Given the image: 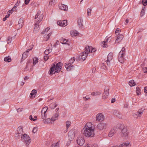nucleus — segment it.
<instances>
[{
  "mask_svg": "<svg viewBox=\"0 0 147 147\" xmlns=\"http://www.w3.org/2000/svg\"><path fill=\"white\" fill-rule=\"evenodd\" d=\"M69 140L70 141L72 140L75 137V131L74 130L72 129L70 130L68 133Z\"/></svg>",
  "mask_w": 147,
  "mask_h": 147,
  "instance_id": "12",
  "label": "nucleus"
},
{
  "mask_svg": "<svg viewBox=\"0 0 147 147\" xmlns=\"http://www.w3.org/2000/svg\"><path fill=\"white\" fill-rule=\"evenodd\" d=\"M37 93V91L36 90L34 89L31 91L30 95V98H33L35 97V96H33L35 94H36Z\"/></svg>",
  "mask_w": 147,
  "mask_h": 147,
  "instance_id": "28",
  "label": "nucleus"
},
{
  "mask_svg": "<svg viewBox=\"0 0 147 147\" xmlns=\"http://www.w3.org/2000/svg\"><path fill=\"white\" fill-rule=\"evenodd\" d=\"M91 9L90 8H89L87 9V12L88 16L91 15Z\"/></svg>",
  "mask_w": 147,
  "mask_h": 147,
  "instance_id": "50",
  "label": "nucleus"
},
{
  "mask_svg": "<svg viewBox=\"0 0 147 147\" xmlns=\"http://www.w3.org/2000/svg\"><path fill=\"white\" fill-rule=\"evenodd\" d=\"M144 110V108H141L139 109L138 112H136V115H137V117H140Z\"/></svg>",
  "mask_w": 147,
  "mask_h": 147,
  "instance_id": "21",
  "label": "nucleus"
},
{
  "mask_svg": "<svg viewBox=\"0 0 147 147\" xmlns=\"http://www.w3.org/2000/svg\"><path fill=\"white\" fill-rule=\"evenodd\" d=\"M29 118L30 120L33 121H35L37 119V117L36 116H35L34 117V118H33L32 116V115H30L29 117Z\"/></svg>",
  "mask_w": 147,
  "mask_h": 147,
  "instance_id": "42",
  "label": "nucleus"
},
{
  "mask_svg": "<svg viewBox=\"0 0 147 147\" xmlns=\"http://www.w3.org/2000/svg\"><path fill=\"white\" fill-rule=\"evenodd\" d=\"M17 132L20 134V135H23V128L21 127H18L17 130Z\"/></svg>",
  "mask_w": 147,
  "mask_h": 147,
  "instance_id": "26",
  "label": "nucleus"
},
{
  "mask_svg": "<svg viewBox=\"0 0 147 147\" xmlns=\"http://www.w3.org/2000/svg\"><path fill=\"white\" fill-rule=\"evenodd\" d=\"M121 134L122 137L125 138H127L129 134L127 127H125L122 129Z\"/></svg>",
  "mask_w": 147,
  "mask_h": 147,
  "instance_id": "6",
  "label": "nucleus"
},
{
  "mask_svg": "<svg viewBox=\"0 0 147 147\" xmlns=\"http://www.w3.org/2000/svg\"><path fill=\"white\" fill-rule=\"evenodd\" d=\"M101 94L100 91H96L94 92H92L91 93V95L92 96L99 95Z\"/></svg>",
  "mask_w": 147,
  "mask_h": 147,
  "instance_id": "37",
  "label": "nucleus"
},
{
  "mask_svg": "<svg viewBox=\"0 0 147 147\" xmlns=\"http://www.w3.org/2000/svg\"><path fill=\"white\" fill-rule=\"evenodd\" d=\"M136 93L137 95H139L141 93V90L139 87H137L136 88Z\"/></svg>",
  "mask_w": 147,
  "mask_h": 147,
  "instance_id": "41",
  "label": "nucleus"
},
{
  "mask_svg": "<svg viewBox=\"0 0 147 147\" xmlns=\"http://www.w3.org/2000/svg\"><path fill=\"white\" fill-rule=\"evenodd\" d=\"M33 64L34 65H35L36 63L38 62V58L36 57H35L32 59Z\"/></svg>",
  "mask_w": 147,
  "mask_h": 147,
  "instance_id": "38",
  "label": "nucleus"
},
{
  "mask_svg": "<svg viewBox=\"0 0 147 147\" xmlns=\"http://www.w3.org/2000/svg\"><path fill=\"white\" fill-rule=\"evenodd\" d=\"M37 128L36 127H34L32 130V132L34 133H35L37 131Z\"/></svg>",
  "mask_w": 147,
  "mask_h": 147,
  "instance_id": "55",
  "label": "nucleus"
},
{
  "mask_svg": "<svg viewBox=\"0 0 147 147\" xmlns=\"http://www.w3.org/2000/svg\"><path fill=\"white\" fill-rule=\"evenodd\" d=\"M60 42L62 44H67V42L68 41V40L64 38H61L60 39Z\"/></svg>",
  "mask_w": 147,
  "mask_h": 147,
  "instance_id": "34",
  "label": "nucleus"
},
{
  "mask_svg": "<svg viewBox=\"0 0 147 147\" xmlns=\"http://www.w3.org/2000/svg\"><path fill=\"white\" fill-rule=\"evenodd\" d=\"M51 49H47L45 51V52H44L45 54L46 55H47L51 52Z\"/></svg>",
  "mask_w": 147,
  "mask_h": 147,
  "instance_id": "47",
  "label": "nucleus"
},
{
  "mask_svg": "<svg viewBox=\"0 0 147 147\" xmlns=\"http://www.w3.org/2000/svg\"><path fill=\"white\" fill-rule=\"evenodd\" d=\"M113 114L118 118L119 119L122 118V115L119 111L117 110H115L113 112Z\"/></svg>",
  "mask_w": 147,
  "mask_h": 147,
  "instance_id": "17",
  "label": "nucleus"
},
{
  "mask_svg": "<svg viewBox=\"0 0 147 147\" xmlns=\"http://www.w3.org/2000/svg\"><path fill=\"white\" fill-rule=\"evenodd\" d=\"M101 67L102 69L105 70L107 69V67L106 66L105 64L104 63H102V64L101 65Z\"/></svg>",
  "mask_w": 147,
  "mask_h": 147,
  "instance_id": "49",
  "label": "nucleus"
},
{
  "mask_svg": "<svg viewBox=\"0 0 147 147\" xmlns=\"http://www.w3.org/2000/svg\"><path fill=\"white\" fill-rule=\"evenodd\" d=\"M40 12H38L35 15L34 19L37 20L35 21V23L34 24V33H36L38 31L39 29V25H38L40 22L42 20L43 18V15L42 14H40Z\"/></svg>",
  "mask_w": 147,
  "mask_h": 147,
  "instance_id": "2",
  "label": "nucleus"
},
{
  "mask_svg": "<svg viewBox=\"0 0 147 147\" xmlns=\"http://www.w3.org/2000/svg\"><path fill=\"white\" fill-rule=\"evenodd\" d=\"M144 92L147 93V86L144 87Z\"/></svg>",
  "mask_w": 147,
  "mask_h": 147,
  "instance_id": "64",
  "label": "nucleus"
},
{
  "mask_svg": "<svg viewBox=\"0 0 147 147\" xmlns=\"http://www.w3.org/2000/svg\"><path fill=\"white\" fill-rule=\"evenodd\" d=\"M30 1V0H25L24 3L26 5H27L28 3Z\"/></svg>",
  "mask_w": 147,
  "mask_h": 147,
  "instance_id": "61",
  "label": "nucleus"
},
{
  "mask_svg": "<svg viewBox=\"0 0 147 147\" xmlns=\"http://www.w3.org/2000/svg\"><path fill=\"white\" fill-rule=\"evenodd\" d=\"M83 20L81 18H79L78 20V25L79 27L82 28L83 26Z\"/></svg>",
  "mask_w": 147,
  "mask_h": 147,
  "instance_id": "29",
  "label": "nucleus"
},
{
  "mask_svg": "<svg viewBox=\"0 0 147 147\" xmlns=\"http://www.w3.org/2000/svg\"><path fill=\"white\" fill-rule=\"evenodd\" d=\"M125 127H127L124 126L123 124H120L118 125V128H119L120 129H121V130H122V129Z\"/></svg>",
  "mask_w": 147,
  "mask_h": 147,
  "instance_id": "46",
  "label": "nucleus"
},
{
  "mask_svg": "<svg viewBox=\"0 0 147 147\" xmlns=\"http://www.w3.org/2000/svg\"><path fill=\"white\" fill-rule=\"evenodd\" d=\"M123 38V35L121 34H120L118 36L117 38L116 39L115 42L119 43L120 42Z\"/></svg>",
  "mask_w": 147,
  "mask_h": 147,
  "instance_id": "22",
  "label": "nucleus"
},
{
  "mask_svg": "<svg viewBox=\"0 0 147 147\" xmlns=\"http://www.w3.org/2000/svg\"><path fill=\"white\" fill-rule=\"evenodd\" d=\"M50 29V28H47L41 33V34H44L46 33Z\"/></svg>",
  "mask_w": 147,
  "mask_h": 147,
  "instance_id": "44",
  "label": "nucleus"
},
{
  "mask_svg": "<svg viewBox=\"0 0 147 147\" xmlns=\"http://www.w3.org/2000/svg\"><path fill=\"white\" fill-rule=\"evenodd\" d=\"M49 58V56H44V59L45 61H46Z\"/></svg>",
  "mask_w": 147,
  "mask_h": 147,
  "instance_id": "58",
  "label": "nucleus"
},
{
  "mask_svg": "<svg viewBox=\"0 0 147 147\" xmlns=\"http://www.w3.org/2000/svg\"><path fill=\"white\" fill-rule=\"evenodd\" d=\"M104 119V116L102 113H99L96 115V121H102Z\"/></svg>",
  "mask_w": 147,
  "mask_h": 147,
  "instance_id": "11",
  "label": "nucleus"
},
{
  "mask_svg": "<svg viewBox=\"0 0 147 147\" xmlns=\"http://www.w3.org/2000/svg\"><path fill=\"white\" fill-rule=\"evenodd\" d=\"M91 122L86 123L82 130L83 134L87 137H92L94 135V128Z\"/></svg>",
  "mask_w": 147,
  "mask_h": 147,
  "instance_id": "1",
  "label": "nucleus"
},
{
  "mask_svg": "<svg viewBox=\"0 0 147 147\" xmlns=\"http://www.w3.org/2000/svg\"><path fill=\"white\" fill-rule=\"evenodd\" d=\"M52 121H52L51 119L48 118L45 120L44 122V123L45 124L52 123Z\"/></svg>",
  "mask_w": 147,
  "mask_h": 147,
  "instance_id": "36",
  "label": "nucleus"
},
{
  "mask_svg": "<svg viewBox=\"0 0 147 147\" xmlns=\"http://www.w3.org/2000/svg\"><path fill=\"white\" fill-rule=\"evenodd\" d=\"M65 67L68 71H70L74 69V66L71 63H65Z\"/></svg>",
  "mask_w": 147,
  "mask_h": 147,
  "instance_id": "14",
  "label": "nucleus"
},
{
  "mask_svg": "<svg viewBox=\"0 0 147 147\" xmlns=\"http://www.w3.org/2000/svg\"><path fill=\"white\" fill-rule=\"evenodd\" d=\"M51 35V33H50L47 35L45 34L44 36V40L45 41H47L50 38V37Z\"/></svg>",
  "mask_w": 147,
  "mask_h": 147,
  "instance_id": "32",
  "label": "nucleus"
},
{
  "mask_svg": "<svg viewBox=\"0 0 147 147\" xmlns=\"http://www.w3.org/2000/svg\"><path fill=\"white\" fill-rule=\"evenodd\" d=\"M48 109V107H45L41 111V114L42 115V118L43 119H45L46 117L47 114H46Z\"/></svg>",
  "mask_w": 147,
  "mask_h": 147,
  "instance_id": "10",
  "label": "nucleus"
},
{
  "mask_svg": "<svg viewBox=\"0 0 147 147\" xmlns=\"http://www.w3.org/2000/svg\"><path fill=\"white\" fill-rule=\"evenodd\" d=\"M109 88L107 86L105 87L104 89V92L102 96V98L105 99L108 97Z\"/></svg>",
  "mask_w": 147,
  "mask_h": 147,
  "instance_id": "5",
  "label": "nucleus"
},
{
  "mask_svg": "<svg viewBox=\"0 0 147 147\" xmlns=\"http://www.w3.org/2000/svg\"><path fill=\"white\" fill-rule=\"evenodd\" d=\"M22 135H20V134L16 132L15 134V138L16 139H20Z\"/></svg>",
  "mask_w": 147,
  "mask_h": 147,
  "instance_id": "43",
  "label": "nucleus"
},
{
  "mask_svg": "<svg viewBox=\"0 0 147 147\" xmlns=\"http://www.w3.org/2000/svg\"><path fill=\"white\" fill-rule=\"evenodd\" d=\"M142 4L145 6L147 4V1L146 0H142Z\"/></svg>",
  "mask_w": 147,
  "mask_h": 147,
  "instance_id": "53",
  "label": "nucleus"
},
{
  "mask_svg": "<svg viewBox=\"0 0 147 147\" xmlns=\"http://www.w3.org/2000/svg\"><path fill=\"white\" fill-rule=\"evenodd\" d=\"M57 106L56 102H54L51 104L49 105V107L51 109H53L56 107Z\"/></svg>",
  "mask_w": 147,
  "mask_h": 147,
  "instance_id": "33",
  "label": "nucleus"
},
{
  "mask_svg": "<svg viewBox=\"0 0 147 147\" xmlns=\"http://www.w3.org/2000/svg\"><path fill=\"white\" fill-rule=\"evenodd\" d=\"M71 124V122L69 121H67L66 122V127L67 129H68L70 125Z\"/></svg>",
  "mask_w": 147,
  "mask_h": 147,
  "instance_id": "45",
  "label": "nucleus"
},
{
  "mask_svg": "<svg viewBox=\"0 0 147 147\" xmlns=\"http://www.w3.org/2000/svg\"><path fill=\"white\" fill-rule=\"evenodd\" d=\"M27 57V56H22V58L21 59V62L23 61Z\"/></svg>",
  "mask_w": 147,
  "mask_h": 147,
  "instance_id": "56",
  "label": "nucleus"
},
{
  "mask_svg": "<svg viewBox=\"0 0 147 147\" xmlns=\"http://www.w3.org/2000/svg\"><path fill=\"white\" fill-rule=\"evenodd\" d=\"M59 116V113H56L52 117L51 119L53 121L58 119Z\"/></svg>",
  "mask_w": 147,
  "mask_h": 147,
  "instance_id": "25",
  "label": "nucleus"
},
{
  "mask_svg": "<svg viewBox=\"0 0 147 147\" xmlns=\"http://www.w3.org/2000/svg\"><path fill=\"white\" fill-rule=\"evenodd\" d=\"M109 37L107 36L105 40V41L102 42L101 43V45L103 47H107V43Z\"/></svg>",
  "mask_w": 147,
  "mask_h": 147,
  "instance_id": "20",
  "label": "nucleus"
},
{
  "mask_svg": "<svg viewBox=\"0 0 147 147\" xmlns=\"http://www.w3.org/2000/svg\"><path fill=\"white\" fill-rule=\"evenodd\" d=\"M107 127V123L102 122L98 124L97 125V127L99 130H101L106 129Z\"/></svg>",
  "mask_w": 147,
  "mask_h": 147,
  "instance_id": "7",
  "label": "nucleus"
},
{
  "mask_svg": "<svg viewBox=\"0 0 147 147\" xmlns=\"http://www.w3.org/2000/svg\"><path fill=\"white\" fill-rule=\"evenodd\" d=\"M55 65H51V68L49 71V74L51 76L52 75L56 73V72H55Z\"/></svg>",
  "mask_w": 147,
  "mask_h": 147,
  "instance_id": "19",
  "label": "nucleus"
},
{
  "mask_svg": "<svg viewBox=\"0 0 147 147\" xmlns=\"http://www.w3.org/2000/svg\"><path fill=\"white\" fill-rule=\"evenodd\" d=\"M136 84L135 82H134V80H131L129 81V85L131 86H134Z\"/></svg>",
  "mask_w": 147,
  "mask_h": 147,
  "instance_id": "40",
  "label": "nucleus"
},
{
  "mask_svg": "<svg viewBox=\"0 0 147 147\" xmlns=\"http://www.w3.org/2000/svg\"><path fill=\"white\" fill-rule=\"evenodd\" d=\"M33 47V45H32L30 47V48L26 51L23 53L22 55H28L29 54V52L31 50Z\"/></svg>",
  "mask_w": 147,
  "mask_h": 147,
  "instance_id": "27",
  "label": "nucleus"
},
{
  "mask_svg": "<svg viewBox=\"0 0 147 147\" xmlns=\"http://www.w3.org/2000/svg\"><path fill=\"white\" fill-rule=\"evenodd\" d=\"M23 24L24 20L23 18H20L18 21V24L19 25V27L18 29H19L22 28V26L23 25Z\"/></svg>",
  "mask_w": 147,
  "mask_h": 147,
  "instance_id": "23",
  "label": "nucleus"
},
{
  "mask_svg": "<svg viewBox=\"0 0 147 147\" xmlns=\"http://www.w3.org/2000/svg\"><path fill=\"white\" fill-rule=\"evenodd\" d=\"M90 47L89 46H86L85 51L83 52H82L81 55H88L89 53L90 52Z\"/></svg>",
  "mask_w": 147,
  "mask_h": 147,
  "instance_id": "13",
  "label": "nucleus"
},
{
  "mask_svg": "<svg viewBox=\"0 0 147 147\" xmlns=\"http://www.w3.org/2000/svg\"><path fill=\"white\" fill-rule=\"evenodd\" d=\"M21 140L22 141L26 144L27 146L30 144L31 141L30 137L26 134H24L22 135Z\"/></svg>",
  "mask_w": 147,
  "mask_h": 147,
  "instance_id": "3",
  "label": "nucleus"
},
{
  "mask_svg": "<svg viewBox=\"0 0 147 147\" xmlns=\"http://www.w3.org/2000/svg\"><path fill=\"white\" fill-rule=\"evenodd\" d=\"M125 53H123L122 51L121 50L120 51L119 53V55H125Z\"/></svg>",
  "mask_w": 147,
  "mask_h": 147,
  "instance_id": "62",
  "label": "nucleus"
},
{
  "mask_svg": "<svg viewBox=\"0 0 147 147\" xmlns=\"http://www.w3.org/2000/svg\"><path fill=\"white\" fill-rule=\"evenodd\" d=\"M145 10H141L140 13V16H142L144 15L145 13Z\"/></svg>",
  "mask_w": 147,
  "mask_h": 147,
  "instance_id": "57",
  "label": "nucleus"
},
{
  "mask_svg": "<svg viewBox=\"0 0 147 147\" xmlns=\"http://www.w3.org/2000/svg\"><path fill=\"white\" fill-rule=\"evenodd\" d=\"M23 110V109L21 108H19L17 109V112H21Z\"/></svg>",
  "mask_w": 147,
  "mask_h": 147,
  "instance_id": "59",
  "label": "nucleus"
},
{
  "mask_svg": "<svg viewBox=\"0 0 147 147\" xmlns=\"http://www.w3.org/2000/svg\"><path fill=\"white\" fill-rule=\"evenodd\" d=\"M112 56H107V59L105 61L108 65H110V61L112 60Z\"/></svg>",
  "mask_w": 147,
  "mask_h": 147,
  "instance_id": "24",
  "label": "nucleus"
},
{
  "mask_svg": "<svg viewBox=\"0 0 147 147\" xmlns=\"http://www.w3.org/2000/svg\"><path fill=\"white\" fill-rule=\"evenodd\" d=\"M90 53H92L95 52L96 51V50L95 48H93L90 47Z\"/></svg>",
  "mask_w": 147,
  "mask_h": 147,
  "instance_id": "52",
  "label": "nucleus"
},
{
  "mask_svg": "<svg viewBox=\"0 0 147 147\" xmlns=\"http://www.w3.org/2000/svg\"><path fill=\"white\" fill-rule=\"evenodd\" d=\"M55 0H51L49 2V5H52L55 4Z\"/></svg>",
  "mask_w": 147,
  "mask_h": 147,
  "instance_id": "51",
  "label": "nucleus"
},
{
  "mask_svg": "<svg viewBox=\"0 0 147 147\" xmlns=\"http://www.w3.org/2000/svg\"><path fill=\"white\" fill-rule=\"evenodd\" d=\"M124 56H118V60L121 63H123L125 60Z\"/></svg>",
  "mask_w": 147,
  "mask_h": 147,
  "instance_id": "30",
  "label": "nucleus"
},
{
  "mask_svg": "<svg viewBox=\"0 0 147 147\" xmlns=\"http://www.w3.org/2000/svg\"><path fill=\"white\" fill-rule=\"evenodd\" d=\"M13 38V37H12L10 38H9V37L8 38L7 40V43L8 44L10 43L11 42Z\"/></svg>",
  "mask_w": 147,
  "mask_h": 147,
  "instance_id": "54",
  "label": "nucleus"
},
{
  "mask_svg": "<svg viewBox=\"0 0 147 147\" xmlns=\"http://www.w3.org/2000/svg\"><path fill=\"white\" fill-rule=\"evenodd\" d=\"M67 21L63 20L62 21H58L57 22V23L58 25L60 26H62L63 27H65L66 26L67 24Z\"/></svg>",
  "mask_w": 147,
  "mask_h": 147,
  "instance_id": "15",
  "label": "nucleus"
},
{
  "mask_svg": "<svg viewBox=\"0 0 147 147\" xmlns=\"http://www.w3.org/2000/svg\"><path fill=\"white\" fill-rule=\"evenodd\" d=\"M117 129L118 128L117 127H114L109 132L108 134V136L111 137H112L117 133Z\"/></svg>",
  "mask_w": 147,
  "mask_h": 147,
  "instance_id": "8",
  "label": "nucleus"
},
{
  "mask_svg": "<svg viewBox=\"0 0 147 147\" xmlns=\"http://www.w3.org/2000/svg\"><path fill=\"white\" fill-rule=\"evenodd\" d=\"M130 142H126L123 143L121 144L122 147H127L129 145Z\"/></svg>",
  "mask_w": 147,
  "mask_h": 147,
  "instance_id": "39",
  "label": "nucleus"
},
{
  "mask_svg": "<svg viewBox=\"0 0 147 147\" xmlns=\"http://www.w3.org/2000/svg\"><path fill=\"white\" fill-rule=\"evenodd\" d=\"M87 56H77L76 59L78 61H83L86 59Z\"/></svg>",
  "mask_w": 147,
  "mask_h": 147,
  "instance_id": "16",
  "label": "nucleus"
},
{
  "mask_svg": "<svg viewBox=\"0 0 147 147\" xmlns=\"http://www.w3.org/2000/svg\"><path fill=\"white\" fill-rule=\"evenodd\" d=\"M78 34V32L75 30H72L70 32V34L72 36H76Z\"/></svg>",
  "mask_w": 147,
  "mask_h": 147,
  "instance_id": "31",
  "label": "nucleus"
},
{
  "mask_svg": "<svg viewBox=\"0 0 147 147\" xmlns=\"http://www.w3.org/2000/svg\"><path fill=\"white\" fill-rule=\"evenodd\" d=\"M55 65V72L58 73L60 71L62 66V63L61 62H59L58 63H55L53 64V65Z\"/></svg>",
  "mask_w": 147,
  "mask_h": 147,
  "instance_id": "4",
  "label": "nucleus"
},
{
  "mask_svg": "<svg viewBox=\"0 0 147 147\" xmlns=\"http://www.w3.org/2000/svg\"><path fill=\"white\" fill-rule=\"evenodd\" d=\"M59 8L60 9L65 11H67L68 9L67 6L63 4L59 5Z\"/></svg>",
  "mask_w": 147,
  "mask_h": 147,
  "instance_id": "18",
  "label": "nucleus"
},
{
  "mask_svg": "<svg viewBox=\"0 0 147 147\" xmlns=\"http://www.w3.org/2000/svg\"><path fill=\"white\" fill-rule=\"evenodd\" d=\"M143 71L144 73H147V68L145 67L143 68Z\"/></svg>",
  "mask_w": 147,
  "mask_h": 147,
  "instance_id": "60",
  "label": "nucleus"
},
{
  "mask_svg": "<svg viewBox=\"0 0 147 147\" xmlns=\"http://www.w3.org/2000/svg\"><path fill=\"white\" fill-rule=\"evenodd\" d=\"M76 141L78 144L80 146H82L85 143L84 138L80 136L77 137Z\"/></svg>",
  "mask_w": 147,
  "mask_h": 147,
  "instance_id": "9",
  "label": "nucleus"
},
{
  "mask_svg": "<svg viewBox=\"0 0 147 147\" xmlns=\"http://www.w3.org/2000/svg\"><path fill=\"white\" fill-rule=\"evenodd\" d=\"M4 61L7 62H9L11 61V59L9 56H8L7 57H6L4 58Z\"/></svg>",
  "mask_w": 147,
  "mask_h": 147,
  "instance_id": "35",
  "label": "nucleus"
},
{
  "mask_svg": "<svg viewBox=\"0 0 147 147\" xmlns=\"http://www.w3.org/2000/svg\"><path fill=\"white\" fill-rule=\"evenodd\" d=\"M128 106V104L127 103H126L124 105V107L125 108H127Z\"/></svg>",
  "mask_w": 147,
  "mask_h": 147,
  "instance_id": "63",
  "label": "nucleus"
},
{
  "mask_svg": "<svg viewBox=\"0 0 147 147\" xmlns=\"http://www.w3.org/2000/svg\"><path fill=\"white\" fill-rule=\"evenodd\" d=\"M75 58L74 57H71V59L69 60V63H73L75 61Z\"/></svg>",
  "mask_w": 147,
  "mask_h": 147,
  "instance_id": "48",
  "label": "nucleus"
}]
</instances>
